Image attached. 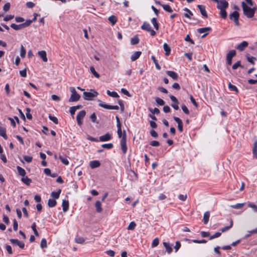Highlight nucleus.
Returning <instances> with one entry per match:
<instances>
[{
	"mask_svg": "<svg viewBox=\"0 0 257 257\" xmlns=\"http://www.w3.org/2000/svg\"><path fill=\"white\" fill-rule=\"evenodd\" d=\"M247 45L248 43L246 41H243L236 47V49L239 51H242Z\"/></svg>",
	"mask_w": 257,
	"mask_h": 257,
	"instance_id": "obj_16",
	"label": "nucleus"
},
{
	"mask_svg": "<svg viewBox=\"0 0 257 257\" xmlns=\"http://www.w3.org/2000/svg\"><path fill=\"white\" fill-rule=\"evenodd\" d=\"M141 29L144 30H146L147 32H149L150 33V34L152 36H154L156 35V32L155 31L153 30L151 28V25L149 23L144 22L143 23V25L141 26Z\"/></svg>",
	"mask_w": 257,
	"mask_h": 257,
	"instance_id": "obj_4",
	"label": "nucleus"
},
{
	"mask_svg": "<svg viewBox=\"0 0 257 257\" xmlns=\"http://www.w3.org/2000/svg\"><path fill=\"white\" fill-rule=\"evenodd\" d=\"M0 136L4 138L5 140L8 139V136L6 134V130L5 128L0 126Z\"/></svg>",
	"mask_w": 257,
	"mask_h": 257,
	"instance_id": "obj_25",
	"label": "nucleus"
},
{
	"mask_svg": "<svg viewBox=\"0 0 257 257\" xmlns=\"http://www.w3.org/2000/svg\"><path fill=\"white\" fill-rule=\"evenodd\" d=\"M161 6L163 7V9L167 12L172 13L173 12V10L168 5H161Z\"/></svg>",
	"mask_w": 257,
	"mask_h": 257,
	"instance_id": "obj_38",
	"label": "nucleus"
},
{
	"mask_svg": "<svg viewBox=\"0 0 257 257\" xmlns=\"http://www.w3.org/2000/svg\"><path fill=\"white\" fill-rule=\"evenodd\" d=\"M139 42V38L138 35L135 36L131 40V43L132 45H136Z\"/></svg>",
	"mask_w": 257,
	"mask_h": 257,
	"instance_id": "obj_29",
	"label": "nucleus"
},
{
	"mask_svg": "<svg viewBox=\"0 0 257 257\" xmlns=\"http://www.w3.org/2000/svg\"><path fill=\"white\" fill-rule=\"evenodd\" d=\"M98 101L100 102L98 104L99 106H101L104 108L108 109H115V110H118L119 109V107L117 105H111L104 104L103 103L102 101H101L100 100H99Z\"/></svg>",
	"mask_w": 257,
	"mask_h": 257,
	"instance_id": "obj_9",
	"label": "nucleus"
},
{
	"mask_svg": "<svg viewBox=\"0 0 257 257\" xmlns=\"http://www.w3.org/2000/svg\"><path fill=\"white\" fill-rule=\"evenodd\" d=\"M11 27L14 29L15 30H19L23 29L22 24L20 25H16L15 24H12L11 25Z\"/></svg>",
	"mask_w": 257,
	"mask_h": 257,
	"instance_id": "obj_31",
	"label": "nucleus"
},
{
	"mask_svg": "<svg viewBox=\"0 0 257 257\" xmlns=\"http://www.w3.org/2000/svg\"><path fill=\"white\" fill-rule=\"evenodd\" d=\"M95 207H96V211L97 212L100 213V212H101L102 211V209L101 208V202L99 201H97L95 202Z\"/></svg>",
	"mask_w": 257,
	"mask_h": 257,
	"instance_id": "obj_30",
	"label": "nucleus"
},
{
	"mask_svg": "<svg viewBox=\"0 0 257 257\" xmlns=\"http://www.w3.org/2000/svg\"><path fill=\"white\" fill-rule=\"evenodd\" d=\"M106 93L107 95L114 98H117L119 97L118 94L115 91L111 92L109 90H107Z\"/></svg>",
	"mask_w": 257,
	"mask_h": 257,
	"instance_id": "obj_36",
	"label": "nucleus"
},
{
	"mask_svg": "<svg viewBox=\"0 0 257 257\" xmlns=\"http://www.w3.org/2000/svg\"><path fill=\"white\" fill-rule=\"evenodd\" d=\"M141 52L140 51H137L135 52L132 56H131V60L132 61H135L136 60H137L141 55Z\"/></svg>",
	"mask_w": 257,
	"mask_h": 257,
	"instance_id": "obj_20",
	"label": "nucleus"
},
{
	"mask_svg": "<svg viewBox=\"0 0 257 257\" xmlns=\"http://www.w3.org/2000/svg\"><path fill=\"white\" fill-rule=\"evenodd\" d=\"M151 59L153 60V62L154 63L156 68L157 70H160L161 69V67L158 64L157 60H156L155 57L154 56H152L151 57Z\"/></svg>",
	"mask_w": 257,
	"mask_h": 257,
	"instance_id": "obj_40",
	"label": "nucleus"
},
{
	"mask_svg": "<svg viewBox=\"0 0 257 257\" xmlns=\"http://www.w3.org/2000/svg\"><path fill=\"white\" fill-rule=\"evenodd\" d=\"M183 10L187 13L184 14V16L189 19H191L190 16H193L192 12L187 8H184Z\"/></svg>",
	"mask_w": 257,
	"mask_h": 257,
	"instance_id": "obj_37",
	"label": "nucleus"
},
{
	"mask_svg": "<svg viewBox=\"0 0 257 257\" xmlns=\"http://www.w3.org/2000/svg\"><path fill=\"white\" fill-rule=\"evenodd\" d=\"M252 153L254 157L257 159V140L253 144Z\"/></svg>",
	"mask_w": 257,
	"mask_h": 257,
	"instance_id": "obj_35",
	"label": "nucleus"
},
{
	"mask_svg": "<svg viewBox=\"0 0 257 257\" xmlns=\"http://www.w3.org/2000/svg\"><path fill=\"white\" fill-rule=\"evenodd\" d=\"M163 48L165 51V55L169 56L170 54L171 49L167 43H164L163 45Z\"/></svg>",
	"mask_w": 257,
	"mask_h": 257,
	"instance_id": "obj_24",
	"label": "nucleus"
},
{
	"mask_svg": "<svg viewBox=\"0 0 257 257\" xmlns=\"http://www.w3.org/2000/svg\"><path fill=\"white\" fill-rule=\"evenodd\" d=\"M181 108H182L183 111L185 114H189V111L188 109L187 108V107L186 106V105H182L181 106Z\"/></svg>",
	"mask_w": 257,
	"mask_h": 257,
	"instance_id": "obj_59",
	"label": "nucleus"
},
{
	"mask_svg": "<svg viewBox=\"0 0 257 257\" xmlns=\"http://www.w3.org/2000/svg\"><path fill=\"white\" fill-rule=\"evenodd\" d=\"M120 146L123 154H125L127 148L126 146V135L125 131H123L122 138L120 141Z\"/></svg>",
	"mask_w": 257,
	"mask_h": 257,
	"instance_id": "obj_3",
	"label": "nucleus"
},
{
	"mask_svg": "<svg viewBox=\"0 0 257 257\" xmlns=\"http://www.w3.org/2000/svg\"><path fill=\"white\" fill-rule=\"evenodd\" d=\"M151 22H152L153 25L154 26L155 29L156 30H158L159 28V25L158 23L157 22L156 18H153L151 20Z\"/></svg>",
	"mask_w": 257,
	"mask_h": 257,
	"instance_id": "obj_33",
	"label": "nucleus"
},
{
	"mask_svg": "<svg viewBox=\"0 0 257 257\" xmlns=\"http://www.w3.org/2000/svg\"><path fill=\"white\" fill-rule=\"evenodd\" d=\"M21 181L27 186H29L30 183L32 182V180L27 176L23 177L21 179Z\"/></svg>",
	"mask_w": 257,
	"mask_h": 257,
	"instance_id": "obj_28",
	"label": "nucleus"
},
{
	"mask_svg": "<svg viewBox=\"0 0 257 257\" xmlns=\"http://www.w3.org/2000/svg\"><path fill=\"white\" fill-rule=\"evenodd\" d=\"M232 224H233V222H232V220H231L230 221V225L229 226H225V227H223L222 228H221V232H225V231L228 230V229H229L232 226Z\"/></svg>",
	"mask_w": 257,
	"mask_h": 257,
	"instance_id": "obj_42",
	"label": "nucleus"
},
{
	"mask_svg": "<svg viewBox=\"0 0 257 257\" xmlns=\"http://www.w3.org/2000/svg\"><path fill=\"white\" fill-rule=\"evenodd\" d=\"M57 202L55 200L49 199L48 202V205L49 207H54L56 206Z\"/></svg>",
	"mask_w": 257,
	"mask_h": 257,
	"instance_id": "obj_32",
	"label": "nucleus"
},
{
	"mask_svg": "<svg viewBox=\"0 0 257 257\" xmlns=\"http://www.w3.org/2000/svg\"><path fill=\"white\" fill-rule=\"evenodd\" d=\"M10 6H11V5H10V3H6L4 6V8H3L4 11L5 12L8 11L10 9Z\"/></svg>",
	"mask_w": 257,
	"mask_h": 257,
	"instance_id": "obj_60",
	"label": "nucleus"
},
{
	"mask_svg": "<svg viewBox=\"0 0 257 257\" xmlns=\"http://www.w3.org/2000/svg\"><path fill=\"white\" fill-rule=\"evenodd\" d=\"M221 232H217L215 234H214L213 235L210 236V237H209V239L211 240V239H214L215 238L218 237H219L221 235Z\"/></svg>",
	"mask_w": 257,
	"mask_h": 257,
	"instance_id": "obj_58",
	"label": "nucleus"
},
{
	"mask_svg": "<svg viewBox=\"0 0 257 257\" xmlns=\"http://www.w3.org/2000/svg\"><path fill=\"white\" fill-rule=\"evenodd\" d=\"M62 209L64 212H66L69 209V202L68 201L63 200L62 203Z\"/></svg>",
	"mask_w": 257,
	"mask_h": 257,
	"instance_id": "obj_23",
	"label": "nucleus"
},
{
	"mask_svg": "<svg viewBox=\"0 0 257 257\" xmlns=\"http://www.w3.org/2000/svg\"><path fill=\"white\" fill-rule=\"evenodd\" d=\"M149 110H150V111H151L153 113V114H158L160 113V110L157 108H155L154 109L149 108Z\"/></svg>",
	"mask_w": 257,
	"mask_h": 257,
	"instance_id": "obj_54",
	"label": "nucleus"
},
{
	"mask_svg": "<svg viewBox=\"0 0 257 257\" xmlns=\"http://www.w3.org/2000/svg\"><path fill=\"white\" fill-rule=\"evenodd\" d=\"M159 243V239L158 238H155L153 239L152 243V247H154L158 245Z\"/></svg>",
	"mask_w": 257,
	"mask_h": 257,
	"instance_id": "obj_49",
	"label": "nucleus"
},
{
	"mask_svg": "<svg viewBox=\"0 0 257 257\" xmlns=\"http://www.w3.org/2000/svg\"><path fill=\"white\" fill-rule=\"evenodd\" d=\"M173 119L178 124V129L180 132H182L183 131V122L182 120L176 116H174Z\"/></svg>",
	"mask_w": 257,
	"mask_h": 257,
	"instance_id": "obj_12",
	"label": "nucleus"
},
{
	"mask_svg": "<svg viewBox=\"0 0 257 257\" xmlns=\"http://www.w3.org/2000/svg\"><path fill=\"white\" fill-rule=\"evenodd\" d=\"M85 239L83 237H78L75 238V242L77 243H83Z\"/></svg>",
	"mask_w": 257,
	"mask_h": 257,
	"instance_id": "obj_63",
	"label": "nucleus"
},
{
	"mask_svg": "<svg viewBox=\"0 0 257 257\" xmlns=\"http://www.w3.org/2000/svg\"><path fill=\"white\" fill-rule=\"evenodd\" d=\"M241 6L244 15L248 18H251L254 16L255 11L256 9V7L251 8L248 7L245 2L241 3Z\"/></svg>",
	"mask_w": 257,
	"mask_h": 257,
	"instance_id": "obj_1",
	"label": "nucleus"
},
{
	"mask_svg": "<svg viewBox=\"0 0 257 257\" xmlns=\"http://www.w3.org/2000/svg\"><path fill=\"white\" fill-rule=\"evenodd\" d=\"M136 226V224L135 222L132 221L128 225L127 227L128 230H134Z\"/></svg>",
	"mask_w": 257,
	"mask_h": 257,
	"instance_id": "obj_51",
	"label": "nucleus"
},
{
	"mask_svg": "<svg viewBox=\"0 0 257 257\" xmlns=\"http://www.w3.org/2000/svg\"><path fill=\"white\" fill-rule=\"evenodd\" d=\"M220 10V15L223 19H226L227 17V12L225 9H219Z\"/></svg>",
	"mask_w": 257,
	"mask_h": 257,
	"instance_id": "obj_44",
	"label": "nucleus"
},
{
	"mask_svg": "<svg viewBox=\"0 0 257 257\" xmlns=\"http://www.w3.org/2000/svg\"><path fill=\"white\" fill-rule=\"evenodd\" d=\"M150 144L153 147H158L160 145V143L157 141H153L150 143Z\"/></svg>",
	"mask_w": 257,
	"mask_h": 257,
	"instance_id": "obj_61",
	"label": "nucleus"
},
{
	"mask_svg": "<svg viewBox=\"0 0 257 257\" xmlns=\"http://www.w3.org/2000/svg\"><path fill=\"white\" fill-rule=\"evenodd\" d=\"M100 163L98 161H92L90 162L89 166L92 169L99 167Z\"/></svg>",
	"mask_w": 257,
	"mask_h": 257,
	"instance_id": "obj_19",
	"label": "nucleus"
},
{
	"mask_svg": "<svg viewBox=\"0 0 257 257\" xmlns=\"http://www.w3.org/2000/svg\"><path fill=\"white\" fill-rule=\"evenodd\" d=\"M113 144L111 143L109 144H105L101 145V147L103 148L107 149H110L113 148Z\"/></svg>",
	"mask_w": 257,
	"mask_h": 257,
	"instance_id": "obj_50",
	"label": "nucleus"
},
{
	"mask_svg": "<svg viewBox=\"0 0 257 257\" xmlns=\"http://www.w3.org/2000/svg\"><path fill=\"white\" fill-rule=\"evenodd\" d=\"M90 118L91 119V120L95 123V122H96L97 123H98V122L96 121V114L94 112H93V113H92L90 116Z\"/></svg>",
	"mask_w": 257,
	"mask_h": 257,
	"instance_id": "obj_55",
	"label": "nucleus"
},
{
	"mask_svg": "<svg viewBox=\"0 0 257 257\" xmlns=\"http://www.w3.org/2000/svg\"><path fill=\"white\" fill-rule=\"evenodd\" d=\"M166 74L174 80H176L178 78V75L174 71H167Z\"/></svg>",
	"mask_w": 257,
	"mask_h": 257,
	"instance_id": "obj_17",
	"label": "nucleus"
},
{
	"mask_svg": "<svg viewBox=\"0 0 257 257\" xmlns=\"http://www.w3.org/2000/svg\"><path fill=\"white\" fill-rule=\"evenodd\" d=\"M211 30V28L210 27H205L198 29L197 32L200 34L204 33L203 35L202 36V38H204L208 34V32H210Z\"/></svg>",
	"mask_w": 257,
	"mask_h": 257,
	"instance_id": "obj_10",
	"label": "nucleus"
},
{
	"mask_svg": "<svg viewBox=\"0 0 257 257\" xmlns=\"http://www.w3.org/2000/svg\"><path fill=\"white\" fill-rule=\"evenodd\" d=\"M228 88L229 89L235 91L236 93L238 92V89L237 87L235 86L232 84L231 83H229L228 84Z\"/></svg>",
	"mask_w": 257,
	"mask_h": 257,
	"instance_id": "obj_48",
	"label": "nucleus"
},
{
	"mask_svg": "<svg viewBox=\"0 0 257 257\" xmlns=\"http://www.w3.org/2000/svg\"><path fill=\"white\" fill-rule=\"evenodd\" d=\"M156 102L159 105H163L165 104V101L159 97L156 98Z\"/></svg>",
	"mask_w": 257,
	"mask_h": 257,
	"instance_id": "obj_52",
	"label": "nucleus"
},
{
	"mask_svg": "<svg viewBox=\"0 0 257 257\" xmlns=\"http://www.w3.org/2000/svg\"><path fill=\"white\" fill-rule=\"evenodd\" d=\"M10 241L12 244L19 246L22 249H23L25 247L24 243L19 241L18 239H10Z\"/></svg>",
	"mask_w": 257,
	"mask_h": 257,
	"instance_id": "obj_11",
	"label": "nucleus"
},
{
	"mask_svg": "<svg viewBox=\"0 0 257 257\" xmlns=\"http://www.w3.org/2000/svg\"><path fill=\"white\" fill-rule=\"evenodd\" d=\"M244 205V203H237L235 205H232L230 206L232 208L239 209L242 208L243 207Z\"/></svg>",
	"mask_w": 257,
	"mask_h": 257,
	"instance_id": "obj_39",
	"label": "nucleus"
},
{
	"mask_svg": "<svg viewBox=\"0 0 257 257\" xmlns=\"http://www.w3.org/2000/svg\"><path fill=\"white\" fill-rule=\"evenodd\" d=\"M209 217V211H206L203 215V223L204 224H206L208 222Z\"/></svg>",
	"mask_w": 257,
	"mask_h": 257,
	"instance_id": "obj_22",
	"label": "nucleus"
},
{
	"mask_svg": "<svg viewBox=\"0 0 257 257\" xmlns=\"http://www.w3.org/2000/svg\"><path fill=\"white\" fill-rule=\"evenodd\" d=\"M238 67H243L241 65V63H240V61H238L237 62H236L235 63H234L232 65V68L233 69L235 70V69H237Z\"/></svg>",
	"mask_w": 257,
	"mask_h": 257,
	"instance_id": "obj_56",
	"label": "nucleus"
},
{
	"mask_svg": "<svg viewBox=\"0 0 257 257\" xmlns=\"http://www.w3.org/2000/svg\"><path fill=\"white\" fill-rule=\"evenodd\" d=\"M121 92L124 95L128 96V97H131V94L130 93V92L127 90H126L124 88H122L121 89Z\"/></svg>",
	"mask_w": 257,
	"mask_h": 257,
	"instance_id": "obj_64",
	"label": "nucleus"
},
{
	"mask_svg": "<svg viewBox=\"0 0 257 257\" xmlns=\"http://www.w3.org/2000/svg\"><path fill=\"white\" fill-rule=\"evenodd\" d=\"M217 8L218 9H226L228 7V3L226 0H218Z\"/></svg>",
	"mask_w": 257,
	"mask_h": 257,
	"instance_id": "obj_8",
	"label": "nucleus"
},
{
	"mask_svg": "<svg viewBox=\"0 0 257 257\" xmlns=\"http://www.w3.org/2000/svg\"><path fill=\"white\" fill-rule=\"evenodd\" d=\"M26 116L27 117L28 119H32V114L30 113V111H31V109L29 108H26Z\"/></svg>",
	"mask_w": 257,
	"mask_h": 257,
	"instance_id": "obj_53",
	"label": "nucleus"
},
{
	"mask_svg": "<svg viewBox=\"0 0 257 257\" xmlns=\"http://www.w3.org/2000/svg\"><path fill=\"white\" fill-rule=\"evenodd\" d=\"M90 70L91 73L96 78H98L100 77L99 74L96 72L93 66L90 67Z\"/></svg>",
	"mask_w": 257,
	"mask_h": 257,
	"instance_id": "obj_41",
	"label": "nucleus"
},
{
	"mask_svg": "<svg viewBox=\"0 0 257 257\" xmlns=\"http://www.w3.org/2000/svg\"><path fill=\"white\" fill-rule=\"evenodd\" d=\"M163 245L165 247L167 252L168 253H171L172 251V248L170 243L169 242H164Z\"/></svg>",
	"mask_w": 257,
	"mask_h": 257,
	"instance_id": "obj_21",
	"label": "nucleus"
},
{
	"mask_svg": "<svg viewBox=\"0 0 257 257\" xmlns=\"http://www.w3.org/2000/svg\"><path fill=\"white\" fill-rule=\"evenodd\" d=\"M236 51L234 50H230L228 52L226 55V63L228 65H230L232 64V59L235 56Z\"/></svg>",
	"mask_w": 257,
	"mask_h": 257,
	"instance_id": "obj_7",
	"label": "nucleus"
},
{
	"mask_svg": "<svg viewBox=\"0 0 257 257\" xmlns=\"http://www.w3.org/2000/svg\"><path fill=\"white\" fill-rule=\"evenodd\" d=\"M108 21L113 26L117 22V18L115 16L112 15L108 18Z\"/></svg>",
	"mask_w": 257,
	"mask_h": 257,
	"instance_id": "obj_34",
	"label": "nucleus"
},
{
	"mask_svg": "<svg viewBox=\"0 0 257 257\" xmlns=\"http://www.w3.org/2000/svg\"><path fill=\"white\" fill-rule=\"evenodd\" d=\"M33 22V21L29 20H27L25 23H23V28L28 27L31 25V24Z\"/></svg>",
	"mask_w": 257,
	"mask_h": 257,
	"instance_id": "obj_57",
	"label": "nucleus"
},
{
	"mask_svg": "<svg viewBox=\"0 0 257 257\" xmlns=\"http://www.w3.org/2000/svg\"><path fill=\"white\" fill-rule=\"evenodd\" d=\"M86 114V111L84 110L80 111L76 116V120L79 126H81L83 123L82 120Z\"/></svg>",
	"mask_w": 257,
	"mask_h": 257,
	"instance_id": "obj_6",
	"label": "nucleus"
},
{
	"mask_svg": "<svg viewBox=\"0 0 257 257\" xmlns=\"http://www.w3.org/2000/svg\"><path fill=\"white\" fill-rule=\"evenodd\" d=\"M98 94V92L93 89L91 90V92H84L83 98L85 100H92L94 97H95Z\"/></svg>",
	"mask_w": 257,
	"mask_h": 257,
	"instance_id": "obj_2",
	"label": "nucleus"
},
{
	"mask_svg": "<svg viewBox=\"0 0 257 257\" xmlns=\"http://www.w3.org/2000/svg\"><path fill=\"white\" fill-rule=\"evenodd\" d=\"M80 98V95L77 93L74 94H71V96L69 99L70 102H75L78 101Z\"/></svg>",
	"mask_w": 257,
	"mask_h": 257,
	"instance_id": "obj_15",
	"label": "nucleus"
},
{
	"mask_svg": "<svg viewBox=\"0 0 257 257\" xmlns=\"http://www.w3.org/2000/svg\"><path fill=\"white\" fill-rule=\"evenodd\" d=\"M112 138L111 135L107 133L104 135L101 136L99 137V141L101 142H105L110 140Z\"/></svg>",
	"mask_w": 257,
	"mask_h": 257,
	"instance_id": "obj_14",
	"label": "nucleus"
},
{
	"mask_svg": "<svg viewBox=\"0 0 257 257\" xmlns=\"http://www.w3.org/2000/svg\"><path fill=\"white\" fill-rule=\"evenodd\" d=\"M40 246L42 248H45L47 247V240L45 238H42L41 240Z\"/></svg>",
	"mask_w": 257,
	"mask_h": 257,
	"instance_id": "obj_47",
	"label": "nucleus"
},
{
	"mask_svg": "<svg viewBox=\"0 0 257 257\" xmlns=\"http://www.w3.org/2000/svg\"><path fill=\"white\" fill-rule=\"evenodd\" d=\"M23 159L25 161H26L28 163H30L32 161V157L30 156H24L23 157Z\"/></svg>",
	"mask_w": 257,
	"mask_h": 257,
	"instance_id": "obj_62",
	"label": "nucleus"
},
{
	"mask_svg": "<svg viewBox=\"0 0 257 257\" xmlns=\"http://www.w3.org/2000/svg\"><path fill=\"white\" fill-rule=\"evenodd\" d=\"M38 55L42 58V60L46 62L48 61L46 52L45 51H40L38 53Z\"/></svg>",
	"mask_w": 257,
	"mask_h": 257,
	"instance_id": "obj_18",
	"label": "nucleus"
},
{
	"mask_svg": "<svg viewBox=\"0 0 257 257\" xmlns=\"http://www.w3.org/2000/svg\"><path fill=\"white\" fill-rule=\"evenodd\" d=\"M197 7L199 9L202 17L205 18H208V15L205 10V7L201 5H197Z\"/></svg>",
	"mask_w": 257,
	"mask_h": 257,
	"instance_id": "obj_13",
	"label": "nucleus"
},
{
	"mask_svg": "<svg viewBox=\"0 0 257 257\" xmlns=\"http://www.w3.org/2000/svg\"><path fill=\"white\" fill-rule=\"evenodd\" d=\"M49 118L52 120L55 124H57L58 123V120L57 118L54 116H52L49 114L48 116Z\"/></svg>",
	"mask_w": 257,
	"mask_h": 257,
	"instance_id": "obj_43",
	"label": "nucleus"
},
{
	"mask_svg": "<svg viewBox=\"0 0 257 257\" xmlns=\"http://www.w3.org/2000/svg\"><path fill=\"white\" fill-rule=\"evenodd\" d=\"M229 19L231 20H233L235 23V25L236 26H239V13L236 11H234L232 13H231L229 16Z\"/></svg>",
	"mask_w": 257,
	"mask_h": 257,
	"instance_id": "obj_5",
	"label": "nucleus"
},
{
	"mask_svg": "<svg viewBox=\"0 0 257 257\" xmlns=\"http://www.w3.org/2000/svg\"><path fill=\"white\" fill-rule=\"evenodd\" d=\"M17 169L18 170L19 174L20 176L25 177L26 173L25 170L23 168H22V167H21L20 166H17Z\"/></svg>",
	"mask_w": 257,
	"mask_h": 257,
	"instance_id": "obj_27",
	"label": "nucleus"
},
{
	"mask_svg": "<svg viewBox=\"0 0 257 257\" xmlns=\"http://www.w3.org/2000/svg\"><path fill=\"white\" fill-rule=\"evenodd\" d=\"M61 192V189H59L57 191H53L51 194V196L55 199H58L59 197Z\"/></svg>",
	"mask_w": 257,
	"mask_h": 257,
	"instance_id": "obj_26",
	"label": "nucleus"
},
{
	"mask_svg": "<svg viewBox=\"0 0 257 257\" xmlns=\"http://www.w3.org/2000/svg\"><path fill=\"white\" fill-rule=\"evenodd\" d=\"M59 158L60 161L62 162V163H63L64 164L66 165H68L69 164V161L66 158L63 157L61 155L59 156Z\"/></svg>",
	"mask_w": 257,
	"mask_h": 257,
	"instance_id": "obj_46",
	"label": "nucleus"
},
{
	"mask_svg": "<svg viewBox=\"0 0 257 257\" xmlns=\"http://www.w3.org/2000/svg\"><path fill=\"white\" fill-rule=\"evenodd\" d=\"M26 51L25 49L24 48V46L22 45H21L20 50V56H21V57L24 58L26 55Z\"/></svg>",
	"mask_w": 257,
	"mask_h": 257,
	"instance_id": "obj_45",
	"label": "nucleus"
}]
</instances>
